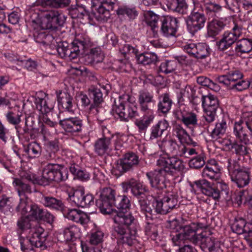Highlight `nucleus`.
Wrapping results in <instances>:
<instances>
[{"instance_id":"f257e3e1","label":"nucleus","mask_w":252,"mask_h":252,"mask_svg":"<svg viewBox=\"0 0 252 252\" xmlns=\"http://www.w3.org/2000/svg\"><path fill=\"white\" fill-rule=\"evenodd\" d=\"M115 194V190L112 188L103 189L99 198L96 201V205L102 214L112 215L114 222L112 234L121 244L119 245V249L124 246L130 247L137 242L136 238L139 225L131 213L118 212L112 208L116 197ZM120 251L124 252L122 248Z\"/></svg>"},{"instance_id":"f03ea898","label":"nucleus","mask_w":252,"mask_h":252,"mask_svg":"<svg viewBox=\"0 0 252 252\" xmlns=\"http://www.w3.org/2000/svg\"><path fill=\"white\" fill-rule=\"evenodd\" d=\"M157 164L161 168L148 172L146 175L151 187L158 190H162L166 188L165 176L166 174L177 176L185 169L183 161L175 157H160L157 161Z\"/></svg>"},{"instance_id":"7ed1b4c3","label":"nucleus","mask_w":252,"mask_h":252,"mask_svg":"<svg viewBox=\"0 0 252 252\" xmlns=\"http://www.w3.org/2000/svg\"><path fill=\"white\" fill-rule=\"evenodd\" d=\"M90 45V38L86 34L78 35L70 45L66 42L60 43L57 51L62 58H68L70 60L76 59L81 51H84Z\"/></svg>"},{"instance_id":"20e7f679","label":"nucleus","mask_w":252,"mask_h":252,"mask_svg":"<svg viewBox=\"0 0 252 252\" xmlns=\"http://www.w3.org/2000/svg\"><path fill=\"white\" fill-rule=\"evenodd\" d=\"M194 184L203 194L215 200L218 201L221 198L229 200L230 198L228 186L223 182H219L217 187L205 179L196 181Z\"/></svg>"},{"instance_id":"39448f33","label":"nucleus","mask_w":252,"mask_h":252,"mask_svg":"<svg viewBox=\"0 0 252 252\" xmlns=\"http://www.w3.org/2000/svg\"><path fill=\"white\" fill-rule=\"evenodd\" d=\"M68 178V171L64 166L54 163H49L44 168L39 184L43 186L48 185L52 181L60 182Z\"/></svg>"},{"instance_id":"423d86ee","label":"nucleus","mask_w":252,"mask_h":252,"mask_svg":"<svg viewBox=\"0 0 252 252\" xmlns=\"http://www.w3.org/2000/svg\"><path fill=\"white\" fill-rule=\"evenodd\" d=\"M234 26L230 32H225L221 38L217 42V45L220 51H225L236 43L242 35L243 31L246 29V23L240 19L234 22Z\"/></svg>"},{"instance_id":"0eeeda50","label":"nucleus","mask_w":252,"mask_h":252,"mask_svg":"<svg viewBox=\"0 0 252 252\" xmlns=\"http://www.w3.org/2000/svg\"><path fill=\"white\" fill-rule=\"evenodd\" d=\"M227 169L231 181L239 188H243L250 182L249 172L235 160L228 159Z\"/></svg>"},{"instance_id":"6e6552de","label":"nucleus","mask_w":252,"mask_h":252,"mask_svg":"<svg viewBox=\"0 0 252 252\" xmlns=\"http://www.w3.org/2000/svg\"><path fill=\"white\" fill-rule=\"evenodd\" d=\"M194 5L193 10L186 19L188 30L192 34L201 30L204 27L206 21L202 12V5L198 2H194Z\"/></svg>"},{"instance_id":"1a4fd4ad","label":"nucleus","mask_w":252,"mask_h":252,"mask_svg":"<svg viewBox=\"0 0 252 252\" xmlns=\"http://www.w3.org/2000/svg\"><path fill=\"white\" fill-rule=\"evenodd\" d=\"M138 157L135 153H126L114 167L112 172L116 176L119 177L124 173L132 169L134 166L138 164Z\"/></svg>"},{"instance_id":"9d476101","label":"nucleus","mask_w":252,"mask_h":252,"mask_svg":"<svg viewBox=\"0 0 252 252\" xmlns=\"http://www.w3.org/2000/svg\"><path fill=\"white\" fill-rule=\"evenodd\" d=\"M201 100L205 113L203 117L207 123H211L215 120L216 111L219 106V100L216 96L212 94L202 96Z\"/></svg>"},{"instance_id":"9b49d317","label":"nucleus","mask_w":252,"mask_h":252,"mask_svg":"<svg viewBox=\"0 0 252 252\" xmlns=\"http://www.w3.org/2000/svg\"><path fill=\"white\" fill-rule=\"evenodd\" d=\"M102 137L98 139L94 143V151L99 156L109 154L112 151L111 140L114 135L107 127L102 128Z\"/></svg>"},{"instance_id":"f8f14e48","label":"nucleus","mask_w":252,"mask_h":252,"mask_svg":"<svg viewBox=\"0 0 252 252\" xmlns=\"http://www.w3.org/2000/svg\"><path fill=\"white\" fill-rule=\"evenodd\" d=\"M177 196L169 193L161 200H156L153 203L154 212L157 214H166L177 205Z\"/></svg>"},{"instance_id":"ddd939ff","label":"nucleus","mask_w":252,"mask_h":252,"mask_svg":"<svg viewBox=\"0 0 252 252\" xmlns=\"http://www.w3.org/2000/svg\"><path fill=\"white\" fill-rule=\"evenodd\" d=\"M184 51L190 56L197 59H203L210 55V49L205 44H195L193 42H187L182 47Z\"/></svg>"},{"instance_id":"4468645a","label":"nucleus","mask_w":252,"mask_h":252,"mask_svg":"<svg viewBox=\"0 0 252 252\" xmlns=\"http://www.w3.org/2000/svg\"><path fill=\"white\" fill-rule=\"evenodd\" d=\"M181 143L178 144L175 140H171L168 144V153L173 155L172 157H183L189 158L190 156L197 154L196 149L191 147L192 145H185Z\"/></svg>"},{"instance_id":"2eb2a0df","label":"nucleus","mask_w":252,"mask_h":252,"mask_svg":"<svg viewBox=\"0 0 252 252\" xmlns=\"http://www.w3.org/2000/svg\"><path fill=\"white\" fill-rule=\"evenodd\" d=\"M185 105H181L175 111L174 114L187 127L192 128L197 125V115L195 113L187 111Z\"/></svg>"},{"instance_id":"dca6fc26","label":"nucleus","mask_w":252,"mask_h":252,"mask_svg":"<svg viewBox=\"0 0 252 252\" xmlns=\"http://www.w3.org/2000/svg\"><path fill=\"white\" fill-rule=\"evenodd\" d=\"M122 187L124 192H127L130 189L133 195L136 196L138 199L146 196L145 192L148 191V189L145 185L133 178L122 183Z\"/></svg>"},{"instance_id":"f3484780","label":"nucleus","mask_w":252,"mask_h":252,"mask_svg":"<svg viewBox=\"0 0 252 252\" xmlns=\"http://www.w3.org/2000/svg\"><path fill=\"white\" fill-rule=\"evenodd\" d=\"M59 125L66 132H80L83 127L82 120L77 117H70L60 120Z\"/></svg>"},{"instance_id":"a211bd4d","label":"nucleus","mask_w":252,"mask_h":252,"mask_svg":"<svg viewBox=\"0 0 252 252\" xmlns=\"http://www.w3.org/2000/svg\"><path fill=\"white\" fill-rule=\"evenodd\" d=\"M160 32L164 36L175 35L178 28V20L177 18L167 16L160 19Z\"/></svg>"},{"instance_id":"6ab92c4d","label":"nucleus","mask_w":252,"mask_h":252,"mask_svg":"<svg viewBox=\"0 0 252 252\" xmlns=\"http://www.w3.org/2000/svg\"><path fill=\"white\" fill-rule=\"evenodd\" d=\"M28 236L31 239H34L35 247L44 250L45 248V241L46 240V234L44 229L39 224L36 223L32 228L28 231Z\"/></svg>"},{"instance_id":"aec40b11","label":"nucleus","mask_w":252,"mask_h":252,"mask_svg":"<svg viewBox=\"0 0 252 252\" xmlns=\"http://www.w3.org/2000/svg\"><path fill=\"white\" fill-rule=\"evenodd\" d=\"M220 170L218 161L215 159H211L207 161L202 171V176L205 178L216 180L219 177Z\"/></svg>"},{"instance_id":"412c9836","label":"nucleus","mask_w":252,"mask_h":252,"mask_svg":"<svg viewBox=\"0 0 252 252\" xmlns=\"http://www.w3.org/2000/svg\"><path fill=\"white\" fill-rule=\"evenodd\" d=\"M61 15L57 10H52L47 11L44 15L43 28L52 29L57 28V25H62L60 21Z\"/></svg>"},{"instance_id":"4be33fe9","label":"nucleus","mask_w":252,"mask_h":252,"mask_svg":"<svg viewBox=\"0 0 252 252\" xmlns=\"http://www.w3.org/2000/svg\"><path fill=\"white\" fill-rule=\"evenodd\" d=\"M251 131V129L246 123L238 122L234 124L233 133L236 139L241 142H249V136Z\"/></svg>"},{"instance_id":"5701e85b","label":"nucleus","mask_w":252,"mask_h":252,"mask_svg":"<svg viewBox=\"0 0 252 252\" xmlns=\"http://www.w3.org/2000/svg\"><path fill=\"white\" fill-rule=\"evenodd\" d=\"M131 97L128 94H123L120 95L118 99H115L114 104L112 105L111 110L112 114L115 116H118L119 118L121 115L125 116L122 114L123 110H125L126 105L128 102H131Z\"/></svg>"},{"instance_id":"b1692460","label":"nucleus","mask_w":252,"mask_h":252,"mask_svg":"<svg viewBox=\"0 0 252 252\" xmlns=\"http://www.w3.org/2000/svg\"><path fill=\"white\" fill-rule=\"evenodd\" d=\"M201 249L205 252H222L220 243L214 237H203L201 240Z\"/></svg>"},{"instance_id":"393cba45","label":"nucleus","mask_w":252,"mask_h":252,"mask_svg":"<svg viewBox=\"0 0 252 252\" xmlns=\"http://www.w3.org/2000/svg\"><path fill=\"white\" fill-rule=\"evenodd\" d=\"M65 217L82 225L87 224L90 220V217L87 213L76 209H68L65 214Z\"/></svg>"},{"instance_id":"a878e982","label":"nucleus","mask_w":252,"mask_h":252,"mask_svg":"<svg viewBox=\"0 0 252 252\" xmlns=\"http://www.w3.org/2000/svg\"><path fill=\"white\" fill-rule=\"evenodd\" d=\"M243 76V75L240 71L235 70L229 72L226 75L220 76L217 77V79L220 83L225 85L229 88L239 80L241 79Z\"/></svg>"},{"instance_id":"bb28decb","label":"nucleus","mask_w":252,"mask_h":252,"mask_svg":"<svg viewBox=\"0 0 252 252\" xmlns=\"http://www.w3.org/2000/svg\"><path fill=\"white\" fill-rule=\"evenodd\" d=\"M141 112L143 114V117L135 122V125L137 126L140 132H145L155 118L154 111Z\"/></svg>"},{"instance_id":"cd10ccee","label":"nucleus","mask_w":252,"mask_h":252,"mask_svg":"<svg viewBox=\"0 0 252 252\" xmlns=\"http://www.w3.org/2000/svg\"><path fill=\"white\" fill-rule=\"evenodd\" d=\"M43 98L37 97L35 99L36 107L42 114H47L53 109L55 101L51 100L49 97L44 94Z\"/></svg>"},{"instance_id":"c85d7f7f","label":"nucleus","mask_w":252,"mask_h":252,"mask_svg":"<svg viewBox=\"0 0 252 252\" xmlns=\"http://www.w3.org/2000/svg\"><path fill=\"white\" fill-rule=\"evenodd\" d=\"M168 127L169 124L166 120L159 121L150 128L149 139L153 140L160 137Z\"/></svg>"},{"instance_id":"c756f323","label":"nucleus","mask_w":252,"mask_h":252,"mask_svg":"<svg viewBox=\"0 0 252 252\" xmlns=\"http://www.w3.org/2000/svg\"><path fill=\"white\" fill-rule=\"evenodd\" d=\"M173 132L181 143H185L187 145H192L193 147L197 145V143L192 140L188 133L181 125L179 124L175 125L173 128Z\"/></svg>"},{"instance_id":"7c9ffc66","label":"nucleus","mask_w":252,"mask_h":252,"mask_svg":"<svg viewBox=\"0 0 252 252\" xmlns=\"http://www.w3.org/2000/svg\"><path fill=\"white\" fill-rule=\"evenodd\" d=\"M194 2H198L202 5L203 11L204 10L207 15L213 17L216 13L221 10V6L215 2H212L209 0H196Z\"/></svg>"},{"instance_id":"2f4dec72","label":"nucleus","mask_w":252,"mask_h":252,"mask_svg":"<svg viewBox=\"0 0 252 252\" xmlns=\"http://www.w3.org/2000/svg\"><path fill=\"white\" fill-rule=\"evenodd\" d=\"M56 94L59 104L63 109L69 112H71L72 111L73 98L70 94L66 92L62 91H57Z\"/></svg>"},{"instance_id":"473e14b6","label":"nucleus","mask_w":252,"mask_h":252,"mask_svg":"<svg viewBox=\"0 0 252 252\" xmlns=\"http://www.w3.org/2000/svg\"><path fill=\"white\" fill-rule=\"evenodd\" d=\"M153 101V95L147 91H142L139 92L138 102L141 111H153L149 106L150 103Z\"/></svg>"},{"instance_id":"72a5a7b5","label":"nucleus","mask_w":252,"mask_h":252,"mask_svg":"<svg viewBox=\"0 0 252 252\" xmlns=\"http://www.w3.org/2000/svg\"><path fill=\"white\" fill-rule=\"evenodd\" d=\"M227 128L226 120L224 118L219 120L216 124L215 128L210 133V136L212 139L216 140L220 138L225 133Z\"/></svg>"},{"instance_id":"f704fd0d","label":"nucleus","mask_w":252,"mask_h":252,"mask_svg":"<svg viewBox=\"0 0 252 252\" xmlns=\"http://www.w3.org/2000/svg\"><path fill=\"white\" fill-rule=\"evenodd\" d=\"M68 199L75 206L80 207L82 201L84 197V190L82 189H74L72 188H68L66 190Z\"/></svg>"},{"instance_id":"c9c22d12","label":"nucleus","mask_w":252,"mask_h":252,"mask_svg":"<svg viewBox=\"0 0 252 252\" xmlns=\"http://www.w3.org/2000/svg\"><path fill=\"white\" fill-rule=\"evenodd\" d=\"M40 202L45 207L52 209L62 210L63 208L62 201L52 196H43Z\"/></svg>"},{"instance_id":"e433bc0d","label":"nucleus","mask_w":252,"mask_h":252,"mask_svg":"<svg viewBox=\"0 0 252 252\" xmlns=\"http://www.w3.org/2000/svg\"><path fill=\"white\" fill-rule=\"evenodd\" d=\"M136 58L138 63L144 65L155 64L158 61L157 55L152 52H145L136 55Z\"/></svg>"},{"instance_id":"4c0bfd02","label":"nucleus","mask_w":252,"mask_h":252,"mask_svg":"<svg viewBox=\"0 0 252 252\" xmlns=\"http://www.w3.org/2000/svg\"><path fill=\"white\" fill-rule=\"evenodd\" d=\"M80 229L75 225H69L65 227L63 232L64 241H74L80 236Z\"/></svg>"},{"instance_id":"58836bf2","label":"nucleus","mask_w":252,"mask_h":252,"mask_svg":"<svg viewBox=\"0 0 252 252\" xmlns=\"http://www.w3.org/2000/svg\"><path fill=\"white\" fill-rule=\"evenodd\" d=\"M24 151L29 158H34L40 156L42 149L39 144L36 142H32L25 146Z\"/></svg>"},{"instance_id":"ea45409f","label":"nucleus","mask_w":252,"mask_h":252,"mask_svg":"<svg viewBox=\"0 0 252 252\" xmlns=\"http://www.w3.org/2000/svg\"><path fill=\"white\" fill-rule=\"evenodd\" d=\"M96 10L95 15L99 21H107L110 17V11L113 9L107 8V6L98 4L97 6H92Z\"/></svg>"},{"instance_id":"a19ab883","label":"nucleus","mask_w":252,"mask_h":252,"mask_svg":"<svg viewBox=\"0 0 252 252\" xmlns=\"http://www.w3.org/2000/svg\"><path fill=\"white\" fill-rule=\"evenodd\" d=\"M114 206L118 209V212L123 211L129 213L127 210L129 209L130 206V200L125 195H117L114 199Z\"/></svg>"},{"instance_id":"79ce46f5","label":"nucleus","mask_w":252,"mask_h":252,"mask_svg":"<svg viewBox=\"0 0 252 252\" xmlns=\"http://www.w3.org/2000/svg\"><path fill=\"white\" fill-rule=\"evenodd\" d=\"M225 24L223 22L218 20H213L209 23L207 26L208 34L211 36H215L224 28Z\"/></svg>"},{"instance_id":"37998d69","label":"nucleus","mask_w":252,"mask_h":252,"mask_svg":"<svg viewBox=\"0 0 252 252\" xmlns=\"http://www.w3.org/2000/svg\"><path fill=\"white\" fill-rule=\"evenodd\" d=\"M13 185L17 191L19 196L25 193H30L32 192L31 186L19 178H14L13 179Z\"/></svg>"},{"instance_id":"c03bdc74","label":"nucleus","mask_w":252,"mask_h":252,"mask_svg":"<svg viewBox=\"0 0 252 252\" xmlns=\"http://www.w3.org/2000/svg\"><path fill=\"white\" fill-rule=\"evenodd\" d=\"M252 50V39L243 38L236 42L235 51L241 53H249Z\"/></svg>"},{"instance_id":"a18cd8bd","label":"nucleus","mask_w":252,"mask_h":252,"mask_svg":"<svg viewBox=\"0 0 252 252\" xmlns=\"http://www.w3.org/2000/svg\"><path fill=\"white\" fill-rule=\"evenodd\" d=\"M235 200L238 204L243 202L248 206L252 204V189L239 192L236 196Z\"/></svg>"},{"instance_id":"49530a36","label":"nucleus","mask_w":252,"mask_h":252,"mask_svg":"<svg viewBox=\"0 0 252 252\" xmlns=\"http://www.w3.org/2000/svg\"><path fill=\"white\" fill-rule=\"evenodd\" d=\"M14 206L12 198L2 195L0 199V211L4 214L11 213L13 211Z\"/></svg>"},{"instance_id":"de8ad7c7","label":"nucleus","mask_w":252,"mask_h":252,"mask_svg":"<svg viewBox=\"0 0 252 252\" xmlns=\"http://www.w3.org/2000/svg\"><path fill=\"white\" fill-rule=\"evenodd\" d=\"M19 241L21 250L24 252H30L33 251L34 248H37L35 247L34 239H31L29 236L26 237L21 236Z\"/></svg>"},{"instance_id":"09e8293b","label":"nucleus","mask_w":252,"mask_h":252,"mask_svg":"<svg viewBox=\"0 0 252 252\" xmlns=\"http://www.w3.org/2000/svg\"><path fill=\"white\" fill-rule=\"evenodd\" d=\"M43 7L48 6L54 8H63L67 6L70 2V0H41L39 2Z\"/></svg>"},{"instance_id":"8fccbe9b","label":"nucleus","mask_w":252,"mask_h":252,"mask_svg":"<svg viewBox=\"0 0 252 252\" xmlns=\"http://www.w3.org/2000/svg\"><path fill=\"white\" fill-rule=\"evenodd\" d=\"M248 143L241 142L240 141H236L231 144V149L234 150V153L237 155L244 156L249 153V149L247 146Z\"/></svg>"},{"instance_id":"3c124183","label":"nucleus","mask_w":252,"mask_h":252,"mask_svg":"<svg viewBox=\"0 0 252 252\" xmlns=\"http://www.w3.org/2000/svg\"><path fill=\"white\" fill-rule=\"evenodd\" d=\"M145 196H144L143 198H138V204L140 210L145 214L146 218L153 219L155 212L149 206L147 200L145 199Z\"/></svg>"},{"instance_id":"603ef678","label":"nucleus","mask_w":252,"mask_h":252,"mask_svg":"<svg viewBox=\"0 0 252 252\" xmlns=\"http://www.w3.org/2000/svg\"><path fill=\"white\" fill-rule=\"evenodd\" d=\"M196 152L197 154L194 155L196 156L190 159L189 162V167L194 169L200 168L205 164L204 155L202 153L199 154L197 151Z\"/></svg>"},{"instance_id":"864d4df0","label":"nucleus","mask_w":252,"mask_h":252,"mask_svg":"<svg viewBox=\"0 0 252 252\" xmlns=\"http://www.w3.org/2000/svg\"><path fill=\"white\" fill-rule=\"evenodd\" d=\"M162 97V100L158 103V110L163 113H166L170 110L172 101L167 94H163Z\"/></svg>"},{"instance_id":"5fc2aeb1","label":"nucleus","mask_w":252,"mask_h":252,"mask_svg":"<svg viewBox=\"0 0 252 252\" xmlns=\"http://www.w3.org/2000/svg\"><path fill=\"white\" fill-rule=\"evenodd\" d=\"M117 13L119 15H126L131 19H134L137 16V12L135 7L123 6L117 10Z\"/></svg>"},{"instance_id":"6e6d98bb","label":"nucleus","mask_w":252,"mask_h":252,"mask_svg":"<svg viewBox=\"0 0 252 252\" xmlns=\"http://www.w3.org/2000/svg\"><path fill=\"white\" fill-rule=\"evenodd\" d=\"M35 41L39 43H42L43 45H48L53 39L52 35L46 34L45 32H36L34 34Z\"/></svg>"},{"instance_id":"4d7b16f0","label":"nucleus","mask_w":252,"mask_h":252,"mask_svg":"<svg viewBox=\"0 0 252 252\" xmlns=\"http://www.w3.org/2000/svg\"><path fill=\"white\" fill-rule=\"evenodd\" d=\"M177 67V63L176 61H167L160 64L159 69L161 72L168 74L175 71Z\"/></svg>"},{"instance_id":"13d9d810","label":"nucleus","mask_w":252,"mask_h":252,"mask_svg":"<svg viewBox=\"0 0 252 252\" xmlns=\"http://www.w3.org/2000/svg\"><path fill=\"white\" fill-rule=\"evenodd\" d=\"M159 17L154 13L149 11L146 14V22L147 24L151 27L154 32L156 29L158 27V21Z\"/></svg>"},{"instance_id":"bf43d9fd","label":"nucleus","mask_w":252,"mask_h":252,"mask_svg":"<svg viewBox=\"0 0 252 252\" xmlns=\"http://www.w3.org/2000/svg\"><path fill=\"white\" fill-rule=\"evenodd\" d=\"M245 225L246 221L243 219H236L231 225V229L238 234H243L245 231Z\"/></svg>"},{"instance_id":"052dcab7","label":"nucleus","mask_w":252,"mask_h":252,"mask_svg":"<svg viewBox=\"0 0 252 252\" xmlns=\"http://www.w3.org/2000/svg\"><path fill=\"white\" fill-rule=\"evenodd\" d=\"M122 114H124L125 116L123 117V115H121L120 117L121 120L127 122L129 119L135 117L137 115L136 108L135 107L128 106L126 109L125 108V110L123 111Z\"/></svg>"},{"instance_id":"680f3d73","label":"nucleus","mask_w":252,"mask_h":252,"mask_svg":"<svg viewBox=\"0 0 252 252\" xmlns=\"http://www.w3.org/2000/svg\"><path fill=\"white\" fill-rule=\"evenodd\" d=\"M104 233L100 230L93 232L90 237V243L94 245L101 243L103 239Z\"/></svg>"},{"instance_id":"e2e57ef3","label":"nucleus","mask_w":252,"mask_h":252,"mask_svg":"<svg viewBox=\"0 0 252 252\" xmlns=\"http://www.w3.org/2000/svg\"><path fill=\"white\" fill-rule=\"evenodd\" d=\"M73 18H83L84 16H88V12L83 6H77L70 11Z\"/></svg>"},{"instance_id":"0e129e2a","label":"nucleus","mask_w":252,"mask_h":252,"mask_svg":"<svg viewBox=\"0 0 252 252\" xmlns=\"http://www.w3.org/2000/svg\"><path fill=\"white\" fill-rule=\"evenodd\" d=\"M90 56L93 62L95 63L101 62L104 59V55L100 48H95L91 51Z\"/></svg>"},{"instance_id":"69168bd1","label":"nucleus","mask_w":252,"mask_h":252,"mask_svg":"<svg viewBox=\"0 0 252 252\" xmlns=\"http://www.w3.org/2000/svg\"><path fill=\"white\" fill-rule=\"evenodd\" d=\"M21 113L15 115L12 111H9L6 114V118L8 123L13 125H17L21 122Z\"/></svg>"},{"instance_id":"338daca9","label":"nucleus","mask_w":252,"mask_h":252,"mask_svg":"<svg viewBox=\"0 0 252 252\" xmlns=\"http://www.w3.org/2000/svg\"><path fill=\"white\" fill-rule=\"evenodd\" d=\"M29 208L31 215L35 219L40 220L44 209L40 208L36 204L32 205Z\"/></svg>"},{"instance_id":"774afa93","label":"nucleus","mask_w":252,"mask_h":252,"mask_svg":"<svg viewBox=\"0 0 252 252\" xmlns=\"http://www.w3.org/2000/svg\"><path fill=\"white\" fill-rule=\"evenodd\" d=\"M17 225L19 229L22 230H27L29 231L34 225L31 223L28 218L22 217L18 220Z\"/></svg>"}]
</instances>
